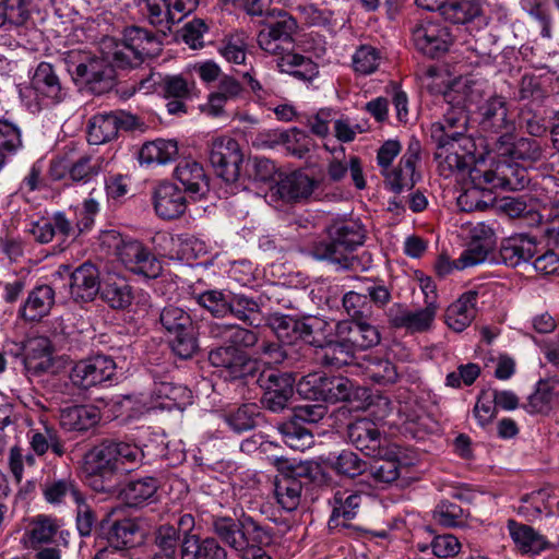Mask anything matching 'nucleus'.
<instances>
[{
    "label": "nucleus",
    "mask_w": 559,
    "mask_h": 559,
    "mask_svg": "<svg viewBox=\"0 0 559 559\" xmlns=\"http://www.w3.org/2000/svg\"><path fill=\"white\" fill-rule=\"evenodd\" d=\"M476 299L477 293L469 290L448 307L445 323L450 329L455 332H462L471 324L476 316Z\"/></svg>",
    "instance_id": "e433bc0d"
},
{
    "label": "nucleus",
    "mask_w": 559,
    "mask_h": 559,
    "mask_svg": "<svg viewBox=\"0 0 559 559\" xmlns=\"http://www.w3.org/2000/svg\"><path fill=\"white\" fill-rule=\"evenodd\" d=\"M467 116L462 107H450L443 115V119L433 124V134L441 146L457 142H464V146L471 145V139L465 136Z\"/></svg>",
    "instance_id": "412c9836"
},
{
    "label": "nucleus",
    "mask_w": 559,
    "mask_h": 559,
    "mask_svg": "<svg viewBox=\"0 0 559 559\" xmlns=\"http://www.w3.org/2000/svg\"><path fill=\"white\" fill-rule=\"evenodd\" d=\"M230 292L225 293L218 289H209L199 294L197 302L210 311L214 317L224 318L228 314Z\"/></svg>",
    "instance_id": "e2e57ef3"
},
{
    "label": "nucleus",
    "mask_w": 559,
    "mask_h": 559,
    "mask_svg": "<svg viewBox=\"0 0 559 559\" xmlns=\"http://www.w3.org/2000/svg\"><path fill=\"white\" fill-rule=\"evenodd\" d=\"M136 126L135 116L126 111H111L93 116L88 124V142L99 145L115 139L119 130H131Z\"/></svg>",
    "instance_id": "4468645a"
},
{
    "label": "nucleus",
    "mask_w": 559,
    "mask_h": 559,
    "mask_svg": "<svg viewBox=\"0 0 559 559\" xmlns=\"http://www.w3.org/2000/svg\"><path fill=\"white\" fill-rule=\"evenodd\" d=\"M509 530L515 545L525 554H539L548 547L545 537L528 525L510 521Z\"/></svg>",
    "instance_id": "a18cd8bd"
},
{
    "label": "nucleus",
    "mask_w": 559,
    "mask_h": 559,
    "mask_svg": "<svg viewBox=\"0 0 559 559\" xmlns=\"http://www.w3.org/2000/svg\"><path fill=\"white\" fill-rule=\"evenodd\" d=\"M537 251L535 238L522 234L514 235L501 242L500 258L506 265L516 267L528 262Z\"/></svg>",
    "instance_id": "c756f323"
},
{
    "label": "nucleus",
    "mask_w": 559,
    "mask_h": 559,
    "mask_svg": "<svg viewBox=\"0 0 559 559\" xmlns=\"http://www.w3.org/2000/svg\"><path fill=\"white\" fill-rule=\"evenodd\" d=\"M142 534L139 524L132 519L116 521L107 532V540L114 549L123 550L141 543Z\"/></svg>",
    "instance_id": "58836bf2"
},
{
    "label": "nucleus",
    "mask_w": 559,
    "mask_h": 559,
    "mask_svg": "<svg viewBox=\"0 0 559 559\" xmlns=\"http://www.w3.org/2000/svg\"><path fill=\"white\" fill-rule=\"evenodd\" d=\"M115 369L116 364L110 357L97 355L76 362L72 368L70 378L74 385L81 389H90L110 380Z\"/></svg>",
    "instance_id": "dca6fc26"
},
{
    "label": "nucleus",
    "mask_w": 559,
    "mask_h": 559,
    "mask_svg": "<svg viewBox=\"0 0 559 559\" xmlns=\"http://www.w3.org/2000/svg\"><path fill=\"white\" fill-rule=\"evenodd\" d=\"M180 542L179 530L173 525H160L154 533V555H163L177 558Z\"/></svg>",
    "instance_id": "4d7b16f0"
},
{
    "label": "nucleus",
    "mask_w": 559,
    "mask_h": 559,
    "mask_svg": "<svg viewBox=\"0 0 559 559\" xmlns=\"http://www.w3.org/2000/svg\"><path fill=\"white\" fill-rule=\"evenodd\" d=\"M330 466L338 475L355 478L367 471L368 464L357 453L343 450L333 460H330Z\"/></svg>",
    "instance_id": "5fc2aeb1"
},
{
    "label": "nucleus",
    "mask_w": 559,
    "mask_h": 559,
    "mask_svg": "<svg viewBox=\"0 0 559 559\" xmlns=\"http://www.w3.org/2000/svg\"><path fill=\"white\" fill-rule=\"evenodd\" d=\"M330 239L313 245L311 252L318 260H328L344 270H367L370 267V254H353L362 245L364 235L355 224H335L329 229Z\"/></svg>",
    "instance_id": "f257e3e1"
},
{
    "label": "nucleus",
    "mask_w": 559,
    "mask_h": 559,
    "mask_svg": "<svg viewBox=\"0 0 559 559\" xmlns=\"http://www.w3.org/2000/svg\"><path fill=\"white\" fill-rule=\"evenodd\" d=\"M206 331L210 337L236 346V348H249L258 343L255 332L242 328L238 324H226L211 321L206 324Z\"/></svg>",
    "instance_id": "2f4dec72"
},
{
    "label": "nucleus",
    "mask_w": 559,
    "mask_h": 559,
    "mask_svg": "<svg viewBox=\"0 0 559 559\" xmlns=\"http://www.w3.org/2000/svg\"><path fill=\"white\" fill-rule=\"evenodd\" d=\"M44 495L49 503L64 502L68 497L75 503L83 496L75 481L70 478L58 479L46 484Z\"/></svg>",
    "instance_id": "6e6d98bb"
},
{
    "label": "nucleus",
    "mask_w": 559,
    "mask_h": 559,
    "mask_svg": "<svg viewBox=\"0 0 559 559\" xmlns=\"http://www.w3.org/2000/svg\"><path fill=\"white\" fill-rule=\"evenodd\" d=\"M357 288L378 308H384L391 301V289L381 280L365 277L359 280Z\"/></svg>",
    "instance_id": "338daca9"
},
{
    "label": "nucleus",
    "mask_w": 559,
    "mask_h": 559,
    "mask_svg": "<svg viewBox=\"0 0 559 559\" xmlns=\"http://www.w3.org/2000/svg\"><path fill=\"white\" fill-rule=\"evenodd\" d=\"M302 483L295 476L282 475L274 484L277 503L287 512L295 511L301 499Z\"/></svg>",
    "instance_id": "79ce46f5"
},
{
    "label": "nucleus",
    "mask_w": 559,
    "mask_h": 559,
    "mask_svg": "<svg viewBox=\"0 0 559 559\" xmlns=\"http://www.w3.org/2000/svg\"><path fill=\"white\" fill-rule=\"evenodd\" d=\"M301 385H311L312 396L324 402L347 401L353 392V382L341 376L309 374Z\"/></svg>",
    "instance_id": "aec40b11"
},
{
    "label": "nucleus",
    "mask_w": 559,
    "mask_h": 559,
    "mask_svg": "<svg viewBox=\"0 0 559 559\" xmlns=\"http://www.w3.org/2000/svg\"><path fill=\"white\" fill-rule=\"evenodd\" d=\"M362 501V495L355 490H337L333 496V511L330 522L338 518L345 521L353 520L359 510Z\"/></svg>",
    "instance_id": "de8ad7c7"
},
{
    "label": "nucleus",
    "mask_w": 559,
    "mask_h": 559,
    "mask_svg": "<svg viewBox=\"0 0 559 559\" xmlns=\"http://www.w3.org/2000/svg\"><path fill=\"white\" fill-rule=\"evenodd\" d=\"M100 298L110 308L121 310L128 308L133 300L131 286L123 280L107 281L99 290Z\"/></svg>",
    "instance_id": "09e8293b"
},
{
    "label": "nucleus",
    "mask_w": 559,
    "mask_h": 559,
    "mask_svg": "<svg viewBox=\"0 0 559 559\" xmlns=\"http://www.w3.org/2000/svg\"><path fill=\"white\" fill-rule=\"evenodd\" d=\"M437 310L438 305L435 300H429L428 305L417 310H409L405 305L396 302L385 311V317L389 324L395 329L423 333L431 328Z\"/></svg>",
    "instance_id": "f8f14e48"
},
{
    "label": "nucleus",
    "mask_w": 559,
    "mask_h": 559,
    "mask_svg": "<svg viewBox=\"0 0 559 559\" xmlns=\"http://www.w3.org/2000/svg\"><path fill=\"white\" fill-rule=\"evenodd\" d=\"M154 209L164 219L180 217L187 210L185 192L171 182H162L154 191Z\"/></svg>",
    "instance_id": "b1692460"
},
{
    "label": "nucleus",
    "mask_w": 559,
    "mask_h": 559,
    "mask_svg": "<svg viewBox=\"0 0 559 559\" xmlns=\"http://www.w3.org/2000/svg\"><path fill=\"white\" fill-rule=\"evenodd\" d=\"M174 176L191 198H201L209 191L207 177L203 166L195 160L183 159L179 162Z\"/></svg>",
    "instance_id": "7c9ffc66"
},
{
    "label": "nucleus",
    "mask_w": 559,
    "mask_h": 559,
    "mask_svg": "<svg viewBox=\"0 0 559 559\" xmlns=\"http://www.w3.org/2000/svg\"><path fill=\"white\" fill-rule=\"evenodd\" d=\"M348 441L368 456H381L383 437L377 424L369 418H359L346 428Z\"/></svg>",
    "instance_id": "f3484780"
},
{
    "label": "nucleus",
    "mask_w": 559,
    "mask_h": 559,
    "mask_svg": "<svg viewBox=\"0 0 559 559\" xmlns=\"http://www.w3.org/2000/svg\"><path fill=\"white\" fill-rule=\"evenodd\" d=\"M300 321L289 316L273 313L267 317L266 325L281 342L294 344L300 338Z\"/></svg>",
    "instance_id": "8fccbe9b"
},
{
    "label": "nucleus",
    "mask_w": 559,
    "mask_h": 559,
    "mask_svg": "<svg viewBox=\"0 0 559 559\" xmlns=\"http://www.w3.org/2000/svg\"><path fill=\"white\" fill-rule=\"evenodd\" d=\"M260 312L259 302L243 294L230 293L228 314L234 316L238 320L253 325V316Z\"/></svg>",
    "instance_id": "13d9d810"
},
{
    "label": "nucleus",
    "mask_w": 559,
    "mask_h": 559,
    "mask_svg": "<svg viewBox=\"0 0 559 559\" xmlns=\"http://www.w3.org/2000/svg\"><path fill=\"white\" fill-rule=\"evenodd\" d=\"M258 414V406L255 404H243L226 414L225 421L235 432L240 433L254 428Z\"/></svg>",
    "instance_id": "680f3d73"
},
{
    "label": "nucleus",
    "mask_w": 559,
    "mask_h": 559,
    "mask_svg": "<svg viewBox=\"0 0 559 559\" xmlns=\"http://www.w3.org/2000/svg\"><path fill=\"white\" fill-rule=\"evenodd\" d=\"M332 332L331 323L317 317L305 318L300 321V338L307 344L320 347Z\"/></svg>",
    "instance_id": "603ef678"
},
{
    "label": "nucleus",
    "mask_w": 559,
    "mask_h": 559,
    "mask_svg": "<svg viewBox=\"0 0 559 559\" xmlns=\"http://www.w3.org/2000/svg\"><path fill=\"white\" fill-rule=\"evenodd\" d=\"M159 323L164 331L173 336L171 350L181 359H189L198 352L197 330L189 312L168 305L159 312Z\"/></svg>",
    "instance_id": "39448f33"
},
{
    "label": "nucleus",
    "mask_w": 559,
    "mask_h": 559,
    "mask_svg": "<svg viewBox=\"0 0 559 559\" xmlns=\"http://www.w3.org/2000/svg\"><path fill=\"white\" fill-rule=\"evenodd\" d=\"M559 402V378L551 377L537 382L534 393L524 408L531 414H546Z\"/></svg>",
    "instance_id": "c9c22d12"
},
{
    "label": "nucleus",
    "mask_w": 559,
    "mask_h": 559,
    "mask_svg": "<svg viewBox=\"0 0 559 559\" xmlns=\"http://www.w3.org/2000/svg\"><path fill=\"white\" fill-rule=\"evenodd\" d=\"M70 295L76 302L94 300L100 290L99 272L97 267L85 262L78 266L70 276Z\"/></svg>",
    "instance_id": "5701e85b"
},
{
    "label": "nucleus",
    "mask_w": 559,
    "mask_h": 559,
    "mask_svg": "<svg viewBox=\"0 0 559 559\" xmlns=\"http://www.w3.org/2000/svg\"><path fill=\"white\" fill-rule=\"evenodd\" d=\"M162 50V43L148 31L132 26L127 28L123 39L116 44L112 51L114 68H133L147 57H156Z\"/></svg>",
    "instance_id": "423d86ee"
},
{
    "label": "nucleus",
    "mask_w": 559,
    "mask_h": 559,
    "mask_svg": "<svg viewBox=\"0 0 559 559\" xmlns=\"http://www.w3.org/2000/svg\"><path fill=\"white\" fill-rule=\"evenodd\" d=\"M100 157L82 155L68 166V173L72 180L90 182L100 171Z\"/></svg>",
    "instance_id": "bf43d9fd"
},
{
    "label": "nucleus",
    "mask_w": 559,
    "mask_h": 559,
    "mask_svg": "<svg viewBox=\"0 0 559 559\" xmlns=\"http://www.w3.org/2000/svg\"><path fill=\"white\" fill-rule=\"evenodd\" d=\"M361 367L365 376L379 385L393 384L399 378L395 365L386 358L366 356Z\"/></svg>",
    "instance_id": "37998d69"
},
{
    "label": "nucleus",
    "mask_w": 559,
    "mask_h": 559,
    "mask_svg": "<svg viewBox=\"0 0 559 559\" xmlns=\"http://www.w3.org/2000/svg\"><path fill=\"white\" fill-rule=\"evenodd\" d=\"M277 67L281 72L288 73L300 81H311L319 74L317 63L308 57L294 52H287L278 58Z\"/></svg>",
    "instance_id": "c03bdc74"
},
{
    "label": "nucleus",
    "mask_w": 559,
    "mask_h": 559,
    "mask_svg": "<svg viewBox=\"0 0 559 559\" xmlns=\"http://www.w3.org/2000/svg\"><path fill=\"white\" fill-rule=\"evenodd\" d=\"M299 25L297 20L286 11H278L275 19L265 23L259 32L257 41L266 53L283 57L292 52Z\"/></svg>",
    "instance_id": "0eeeda50"
},
{
    "label": "nucleus",
    "mask_w": 559,
    "mask_h": 559,
    "mask_svg": "<svg viewBox=\"0 0 559 559\" xmlns=\"http://www.w3.org/2000/svg\"><path fill=\"white\" fill-rule=\"evenodd\" d=\"M496 146L500 157L513 160L535 163L543 155V150L537 141L527 138L513 141L511 132L499 135Z\"/></svg>",
    "instance_id": "bb28decb"
},
{
    "label": "nucleus",
    "mask_w": 559,
    "mask_h": 559,
    "mask_svg": "<svg viewBox=\"0 0 559 559\" xmlns=\"http://www.w3.org/2000/svg\"><path fill=\"white\" fill-rule=\"evenodd\" d=\"M181 559H228L226 548L213 536L186 534L180 543Z\"/></svg>",
    "instance_id": "393cba45"
},
{
    "label": "nucleus",
    "mask_w": 559,
    "mask_h": 559,
    "mask_svg": "<svg viewBox=\"0 0 559 559\" xmlns=\"http://www.w3.org/2000/svg\"><path fill=\"white\" fill-rule=\"evenodd\" d=\"M257 384L263 391L260 402L265 409L282 413L288 408L295 393L293 373L267 368L259 373Z\"/></svg>",
    "instance_id": "6e6552de"
},
{
    "label": "nucleus",
    "mask_w": 559,
    "mask_h": 559,
    "mask_svg": "<svg viewBox=\"0 0 559 559\" xmlns=\"http://www.w3.org/2000/svg\"><path fill=\"white\" fill-rule=\"evenodd\" d=\"M32 86L38 94L50 99L52 104L62 102L67 96L53 67L48 62H40L37 66L32 78Z\"/></svg>",
    "instance_id": "f704fd0d"
},
{
    "label": "nucleus",
    "mask_w": 559,
    "mask_h": 559,
    "mask_svg": "<svg viewBox=\"0 0 559 559\" xmlns=\"http://www.w3.org/2000/svg\"><path fill=\"white\" fill-rule=\"evenodd\" d=\"M210 362L223 369L226 378L233 380L253 377L257 370V361L236 346H219L209 354Z\"/></svg>",
    "instance_id": "ddd939ff"
},
{
    "label": "nucleus",
    "mask_w": 559,
    "mask_h": 559,
    "mask_svg": "<svg viewBox=\"0 0 559 559\" xmlns=\"http://www.w3.org/2000/svg\"><path fill=\"white\" fill-rule=\"evenodd\" d=\"M179 150L178 144L174 140L157 139L143 144L139 153L141 164H167L176 159Z\"/></svg>",
    "instance_id": "a19ab883"
},
{
    "label": "nucleus",
    "mask_w": 559,
    "mask_h": 559,
    "mask_svg": "<svg viewBox=\"0 0 559 559\" xmlns=\"http://www.w3.org/2000/svg\"><path fill=\"white\" fill-rule=\"evenodd\" d=\"M210 162L216 175L224 181L236 182L241 175L243 162L239 143L229 136L213 140L210 148Z\"/></svg>",
    "instance_id": "9d476101"
},
{
    "label": "nucleus",
    "mask_w": 559,
    "mask_h": 559,
    "mask_svg": "<svg viewBox=\"0 0 559 559\" xmlns=\"http://www.w3.org/2000/svg\"><path fill=\"white\" fill-rule=\"evenodd\" d=\"M456 146L460 148L467 150V146H464V142H457L452 147L451 144L447 146H441L438 143V151L435 156L439 159V170L442 176L449 177L454 173H457L464 177L466 174L468 176L469 169L474 167L477 163L474 160V156L469 153H460L456 150Z\"/></svg>",
    "instance_id": "c85d7f7f"
},
{
    "label": "nucleus",
    "mask_w": 559,
    "mask_h": 559,
    "mask_svg": "<svg viewBox=\"0 0 559 559\" xmlns=\"http://www.w3.org/2000/svg\"><path fill=\"white\" fill-rule=\"evenodd\" d=\"M412 37L417 50L430 58L440 57L453 43L451 29L433 21L419 22L412 29Z\"/></svg>",
    "instance_id": "9b49d317"
},
{
    "label": "nucleus",
    "mask_w": 559,
    "mask_h": 559,
    "mask_svg": "<svg viewBox=\"0 0 559 559\" xmlns=\"http://www.w3.org/2000/svg\"><path fill=\"white\" fill-rule=\"evenodd\" d=\"M466 513L455 502L441 501L433 510V520L444 527H457L465 524Z\"/></svg>",
    "instance_id": "69168bd1"
},
{
    "label": "nucleus",
    "mask_w": 559,
    "mask_h": 559,
    "mask_svg": "<svg viewBox=\"0 0 559 559\" xmlns=\"http://www.w3.org/2000/svg\"><path fill=\"white\" fill-rule=\"evenodd\" d=\"M24 349V367L29 374L53 371L52 345L48 337H32L27 340Z\"/></svg>",
    "instance_id": "a878e982"
},
{
    "label": "nucleus",
    "mask_w": 559,
    "mask_h": 559,
    "mask_svg": "<svg viewBox=\"0 0 559 559\" xmlns=\"http://www.w3.org/2000/svg\"><path fill=\"white\" fill-rule=\"evenodd\" d=\"M151 394L158 407L168 411L183 409L192 399L187 386L175 383L168 376L155 378Z\"/></svg>",
    "instance_id": "4be33fe9"
},
{
    "label": "nucleus",
    "mask_w": 559,
    "mask_h": 559,
    "mask_svg": "<svg viewBox=\"0 0 559 559\" xmlns=\"http://www.w3.org/2000/svg\"><path fill=\"white\" fill-rule=\"evenodd\" d=\"M481 12V7L478 2L472 0H460L448 2L444 7L442 16L451 23L465 24L478 17Z\"/></svg>",
    "instance_id": "864d4df0"
},
{
    "label": "nucleus",
    "mask_w": 559,
    "mask_h": 559,
    "mask_svg": "<svg viewBox=\"0 0 559 559\" xmlns=\"http://www.w3.org/2000/svg\"><path fill=\"white\" fill-rule=\"evenodd\" d=\"M158 480L146 476L128 481L120 490V500L130 508H139L155 501Z\"/></svg>",
    "instance_id": "72a5a7b5"
},
{
    "label": "nucleus",
    "mask_w": 559,
    "mask_h": 559,
    "mask_svg": "<svg viewBox=\"0 0 559 559\" xmlns=\"http://www.w3.org/2000/svg\"><path fill=\"white\" fill-rule=\"evenodd\" d=\"M160 86L167 98H191L194 82L182 75H166L162 80Z\"/></svg>",
    "instance_id": "774afa93"
},
{
    "label": "nucleus",
    "mask_w": 559,
    "mask_h": 559,
    "mask_svg": "<svg viewBox=\"0 0 559 559\" xmlns=\"http://www.w3.org/2000/svg\"><path fill=\"white\" fill-rule=\"evenodd\" d=\"M278 431L282 435L285 444L294 450L305 451L314 443L312 432L296 420H289L281 424L278 426Z\"/></svg>",
    "instance_id": "3c124183"
},
{
    "label": "nucleus",
    "mask_w": 559,
    "mask_h": 559,
    "mask_svg": "<svg viewBox=\"0 0 559 559\" xmlns=\"http://www.w3.org/2000/svg\"><path fill=\"white\" fill-rule=\"evenodd\" d=\"M62 61L75 81L84 82L95 93L102 94L114 85L115 69L105 58L91 56L80 49H72L62 55Z\"/></svg>",
    "instance_id": "20e7f679"
},
{
    "label": "nucleus",
    "mask_w": 559,
    "mask_h": 559,
    "mask_svg": "<svg viewBox=\"0 0 559 559\" xmlns=\"http://www.w3.org/2000/svg\"><path fill=\"white\" fill-rule=\"evenodd\" d=\"M29 17L25 0H0V27L23 25Z\"/></svg>",
    "instance_id": "0e129e2a"
},
{
    "label": "nucleus",
    "mask_w": 559,
    "mask_h": 559,
    "mask_svg": "<svg viewBox=\"0 0 559 559\" xmlns=\"http://www.w3.org/2000/svg\"><path fill=\"white\" fill-rule=\"evenodd\" d=\"M114 455L117 459V466L120 474H128L142 464L144 459L143 450L132 442L109 439Z\"/></svg>",
    "instance_id": "49530a36"
},
{
    "label": "nucleus",
    "mask_w": 559,
    "mask_h": 559,
    "mask_svg": "<svg viewBox=\"0 0 559 559\" xmlns=\"http://www.w3.org/2000/svg\"><path fill=\"white\" fill-rule=\"evenodd\" d=\"M354 359V354L335 336V340H329L316 352V360L319 365L330 369H340L349 365Z\"/></svg>",
    "instance_id": "4c0bfd02"
},
{
    "label": "nucleus",
    "mask_w": 559,
    "mask_h": 559,
    "mask_svg": "<svg viewBox=\"0 0 559 559\" xmlns=\"http://www.w3.org/2000/svg\"><path fill=\"white\" fill-rule=\"evenodd\" d=\"M99 420V412L91 406L68 407L60 413V424L68 431H85Z\"/></svg>",
    "instance_id": "ea45409f"
},
{
    "label": "nucleus",
    "mask_w": 559,
    "mask_h": 559,
    "mask_svg": "<svg viewBox=\"0 0 559 559\" xmlns=\"http://www.w3.org/2000/svg\"><path fill=\"white\" fill-rule=\"evenodd\" d=\"M418 159L419 144H411L396 167L381 171L385 186L395 193L412 189L419 178L415 171Z\"/></svg>",
    "instance_id": "a211bd4d"
},
{
    "label": "nucleus",
    "mask_w": 559,
    "mask_h": 559,
    "mask_svg": "<svg viewBox=\"0 0 559 559\" xmlns=\"http://www.w3.org/2000/svg\"><path fill=\"white\" fill-rule=\"evenodd\" d=\"M59 525L57 521L47 515H37L29 524V540L33 547L38 544L50 543L57 534Z\"/></svg>",
    "instance_id": "052dcab7"
},
{
    "label": "nucleus",
    "mask_w": 559,
    "mask_h": 559,
    "mask_svg": "<svg viewBox=\"0 0 559 559\" xmlns=\"http://www.w3.org/2000/svg\"><path fill=\"white\" fill-rule=\"evenodd\" d=\"M468 179L475 187L490 192L496 189L520 191L531 181L525 167L511 163L506 157H500L490 164L476 163L469 169Z\"/></svg>",
    "instance_id": "f03ea898"
},
{
    "label": "nucleus",
    "mask_w": 559,
    "mask_h": 559,
    "mask_svg": "<svg viewBox=\"0 0 559 559\" xmlns=\"http://www.w3.org/2000/svg\"><path fill=\"white\" fill-rule=\"evenodd\" d=\"M211 531L213 537L238 555L250 546L267 542L271 537L253 518L246 515L240 519L215 515L211 520Z\"/></svg>",
    "instance_id": "7ed1b4c3"
},
{
    "label": "nucleus",
    "mask_w": 559,
    "mask_h": 559,
    "mask_svg": "<svg viewBox=\"0 0 559 559\" xmlns=\"http://www.w3.org/2000/svg\"><path fill=\"white\" fill-rule=\"evenodd\" d=\"M480 126L484 131L500 135L512 132L513 123L508 119V109L502 97L489 98L480 107Z\"/></svg>",
    "instance_id": "473e14b6"
},
{
    "label": "nucleus",
    "mask_w": 559,
    "mask_h": 559,
    "mask_svg": "<svg viewBox=\"0 0 559 559\" xmlns=\"http://www.w3.org/2000/svg\"><path fill=\"white\" fill-rule=\"evenodd\" d=\"M319 181L309 177L302 171H294L282 177L275 186L270 189V198H278L285 202H299L307 200Z\"/></svg>",
    "instance_id": "6ab92c4d"
},
{
    "label": "nucleus",
    "mask_w": 559,
    "mask_h": 559,
    "mask_svg": "<svg viewBox=\"0 0 559 559\" xmlns=\"http://www.w3.org/2000/svg\"><path fill=\"white\" fill-rule=\"evenodd\" d=\"M112 451L109 439H105L84 455V469L91 477L90 484L95 491L110 492L114 476L120 474Z\"/></svg>",
    "instance_id": "1a4fd4ad"
},
{
    "label": "nucleus",
    "mask_w": 559,
    "mask_h": 559,
    "mask_svg": "<svg viewBox=\"0 0 559 559\" xmlns=\"http://www.w3.org/2000/svg\"><path fill=\"white\" fill-rule=\"evenodd\" d=\"M55 305V290L49 285H38L27 295L19 309V317L26 322H39Z\"/></svg>",
    "instance_id": "cd10ccee"
},
{
    "label": "nucleus",
    "mask_w": 559,
    "mask_h": 559,
    "mask_svg": "<svg viewBox=\"0 0 559 559\" xmlns=\"http://www.w3.org/2000/svg\"><path fill=\"white\" fill-rule=\"evenodd\" d=\"M335 336L341 338L353 354L373 347L381 340L379 330L366 319L338 321L335 324Z\"/></svg>",
    "instance_id": "2eb2a0df"
}]
</instances>
